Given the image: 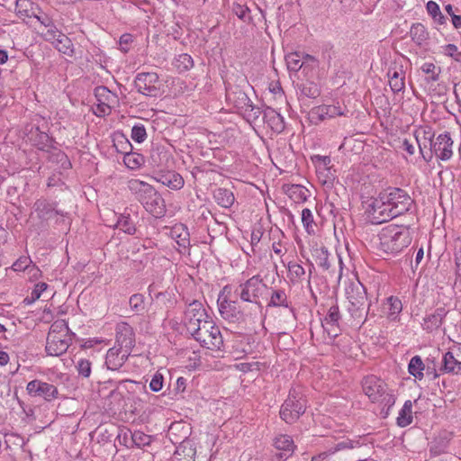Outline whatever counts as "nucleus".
Instances as JSON below:
<instances>
[{"instance_id":"29","label":"nucleus","mask_w":461,"mask_h":461,"mask_svg":"<svg viewBox=\"0 0 461 461\" xmlns=\"http://www.w3.org/2000/svg\"><path fill=\"white\" fill-rule=\"evenodd\" d=\"M213 199L218 205L223 208H230L235 201L233 193L223 187L216 188L213 191Z\"/></svg>"},{"instance_id":"56","label":"nucleus","mask_w":461,"mask_h":461,"mask_svg":"<svg viewBox=\"0 0 461 461\" xmlns=\"http://www.w3.org/2000/svg\"><path fill=\"white\" fill-rule=\"evenodd\" d=\"M132 440L139 447H144L150 443L149 436L140 431H136L132 434Z\"/></svg>"},{"instance_id":"3","label":"nucleus","mask_w":461,"mask_h":461,"mask_svg":"<svg viewBox=\"0 0 461 461\" xmlns=\"http://www.w3.org/2000/svg\"><path fill=\"white\" fill-rule=\"evenodd\" d=\"M415 141L418 143L420 152L426 161H429L431 158L433 153L436 155L437 158H440L441 160H447L453 155V140L450 137L449 132H444L442 134H439L435 140L429 138V151L426 153H424L423 148L421 144L419 142L417 137L415 138Z\"/></svg>"},{"instance_id":"52","label":"nucleus","mask_w":461,"mask_h":461,"mask_svg":"<svg viewBox=\"0 0 461 461\" xmlns=\"http://www.w3.org/2000/svg\"><path fill=\"white\" fill-rule=\"evenodd\" d=\"M147 137L146 129L143 125H134L131 129V139L141 143Z\"/></svg>"},{"instance_id":"35","label":"nucleus","mask_w":461,"mask_h":461,"mask_svg":"<svg viewBox=\"0 0 461 461\" xmlns=\"http://www.w3.org/2000/svg\"><path fill=\"white\" fill-rule=\"evenodd\" d=\"M397 425L404 428L410 425L412 421V402L408 400L404 402L397 417Z\"/></svg>"},{"instance_id":"13","label":"nucleus","mask_w":461,"mask_h":461,"mask_svg":"<svg viewBox=\"0 0 461 461\" xmlns=\"http://www.w3.org/2000/svg\"><path fill=\"white\" fill-rule=\"evenodd\" d=\"M26 390L31 396L42 397L48 402L57 399L59 395V391L55 385L37 379L29 382Z\"/></svg>"},{"instance_id":"14","label":"nucleus","mask_w":461,"mask_h":461,"mask_svg":"<svg viewBox=\"0 0 461 461\" xmlns=\"http://www.w3.org/2000/svg\"><path fill=\"white\" fill-rule=\"evenodd\" d=\"M342 115H346L342 107L324 104L312 108L309 113V120L312 124H319L326 119Z\"/></svg>"},{"instance_id":"9","label":"nucleus","mask_w":461,"mask_h":461,"mask_svg":"<svg viewBox=\"0 0 461 461\" xmlns=\"http://www.w3.org/2000/svg\"><path fill=\"white\" fill-rule=\"evenodd\" d=\"M363 391L372 402H377L382 397L386 400V403L393 405L394 398L392 394L386 393L387 384L375 375H369L364 378L362 382Z\"/></svg>"},{"instance_id":"53","label":"nucleus","mask_w":461,"mask_h":461,"mask_svg":"<svg viewBox=\"0 0 461 461\" xmlns=\"http://www.w3.org/2000/svg\"><path fill=\"white\" fill-rule=\"evenodd\" d=\"M32 263V259L29 257H20L12 266V268L14 271H24L29 270L31 267V264Z\"/></svg>"},{"instance_id":"42","label":"nucleus","mask_w":461,"mask_h":461,"mask_svg":"<svg viewBox=\"0 0 461 461\" xmlns=\"http://www.w3.org/2000/svg\"><path fill=\"white\" fill-rule=\"evenodd\" d=\"M116 228L128 234H134L136 228L129 215L121 214L116 221Z\"/></svg>"},{"instance_id":"16","label":"nucleus","mask_w":461,"mask_h":461,"mask_svg":"<svg viewBox=\"0 0 461 461\" xmlns=\"http://www.w3.org/2000/svg\"><path fill=\"white\" fill-rule=\"evenodd\" d=\"M72 341V336L48 335L46 351L50 356H60L65 353Z\"/></svg>"},{"instance_id":"51","label":"nucleus","mask_w":461,"mask_h":461,"mask_svg":"<svg viewBox=\"0 0 461 461\" xmlns=\"http://www.w3.org/2000/svg\"><path fill=\"white\" fill-rule=\"evenodd\" d=\"M387 303L389 305V314L391 316H395L402 312V304L401 300L397 297L390 296L387 298Z\"/></svg>"},{"instance_id":"60","label":"nucleus","mask_w":461,"mask_h":461,"mask_svg":"<svg viewBox=\"0 0 461 461\" xmlns=\"http://www.w3.org/2000/svg\"><path fill=\"white\" fill-rule=\"evenodd\" d=\"M32 3L29 0H17L16 1V12L20 17L22 16H30L28 14V10L26 9L28 5H31Z\"/></svg>"},{"instance_id":"54","label":"nucleus","mask_w":461,"mask_h":461,"mask_svg":"<svg viewBox=\"0 0 461 461\" xmlns=\"http://www.w3.org/2000/svg\"><path fill=\"white\" fill-rule=\"evenodd\" d=\"M436 69H437V67L433 63H425L421 67V70L425 74L430 75L429 80H431V81H438V76H439L440 69L438 68V72H436Z\"/></svg>"},{"instance_id":"46","label":"nucleus","mask_w":461,"mask_h":461,"mask_svg":"<svg viewBox=\"0 0 461 461\" xmlns=\"http://www.w3.org/2000/svg\"><path fill=\"white\" fill-rule=\"evenodd\" d=\"M194 65L193 59L188 54H181L176 59L175 67L179 72H184L191 68Z\"/></svg>"},{"instance_id":"57","label":"nucleus","mask_w":461,"mask_h":461,"mask_svg":"<svg viewBox=\"0 0 461 461\" xmlns=\"http://www.w3.org/2000/svg\"><path fill=\"white\" fill-rule=\"evenodd\" d=\"M39 140L37 145L40 146L41 149H50L52 146L53 140L45 132L41 131L38 134Z\"/></svg>"},{"instance_id":"27","label":"nucleus","mask_w":461,"mask_h":461,"mask_svg":"<svg viewBox=\"0 0 461 461\" xmlns=\"http://www.w3.org/2000/svg\"><path fill=\"white\" fill-rule=\"evenodd\" d=\"M48 159L50 163L58 166L59 168L63 170H68L71 168V162L65 152L57 148L52 147L50 149H48Z\"/></svg>"},{"instance_id":"61","label":"nucleus","mask_w":461,"mask_h":461,"mask_svg":"<svg viewBox=\"0 0 461 461\" xmlns=\"http://www.w3.org/2000/svg\"><path fill=\"white\" fill-rule=\"evenodd\" d=\"M232 11L240 20L246 21V18L249 17V9L247 6L235 5Z\"/></svg>"},{"instance_id":"40","label":"nucleus","mask_w":461,"mask_h":461,"mask_svg":"<svg viewBox=\"0 0 461 461\" xmlns=\"http://www.w3.org/2000/svg\"><path fill=\"white\" fill-rule=\"evenodd\" d=\"M123 162L127 167L136 169L144 163V157L136 152L125 151Z\"/></svg>"},{"instance_id":"28","label":"nucleus","mask_w":461,"mask_h":461,"mask_svg":"<svg viewBox=\"0 0 461 461\" xmlns=\"http://www.w3.org/2000/svg\"><path fill=\"white\" fill-rule=\"evenodd\" d=\"M440 371L447 374L461 375V361L457 360L452 352L444 354Z\"/></svg>"},{"instance_id":"10","label":"nucleus","mask_w":461,"mask_h":461,"mask_svg":"<svg viewBox=\"0 0 461 461\" xmlns=\"http://www.w3.org/2000/svg\"><path fill=\"white\" fill-rule=\"evenodd\" d=\"M209 317L203 307V304L194 300L191 303L185 312L184 323L189 333L199 330V327L203 325V321H209Z\"/></svg>"},{"instance_id":"31","label":"nucleus","mask_w":461,"mask_h":461,"mask_svg":"<svg viewBox=\"0 0 461 461\" xmlns=\"http://www.w3.org/2000/svg\"><path fill=\"white\" fill-rule=\"evenodd\" d=\"M290 302L284 289H273L267 307H285L289 308Z\"/></svg>"},{"instance_id":"62","label":"nucleus","mask_w":461,"mask_h":461,"mask_svg":"<svg viewBox=\"0 0 461 461\" xmlns=\"http://www.w3.org/2000/svg\"><path fill=\"white\" fill-rule=\"evenodd\" d=\"M133 41V39H132V36L131 34H128V33H125V34H122L120 38V47H121V50L123 51V52H128L129 50V45Z\"/></svg>"},{"instance_id":"48","label":"nucleus","mask_w":461,"mask_h":461,"mask_svg":"<svg viewBox=\"0 0 461 461\" xmlns=\"http://www.w3.org/2000/svg\"><path fill=\"white\" fill-rule=\"evenodd\" d=\"M301 93L309 98H316L320 95L321 90L315 83L310 82L303 85Z\"/></svg>"},{"instance_id":"2","label":"nucleus","mask_w":461,"mask_h":461,"mask_svg":"<svg viewBox=\"0 0 461 461\" xmlns=\"http://www.w3.org/2000/svg\"><path fill=\"white\" fill-rule=\"evenodd\" d=\"M346 293L350 315L358 322L364 321L370 306L366 287L360 282L352 283L348 286Z\"/></svg>"},{"instance_id":"19","label":"nucleus","mask_w":461,"mask_h":461,"mask_svg":"<svg viewBox=\"0 0 461 461\" xmlns=\"http://www.w3.org/2000/svg\"><path fill=\"white\" fill-rule=\"evenodd\" d=\"M341 318L339 306L332 305L322 323L323 329L327 331L330 338H336L339 335V321Z\"/></svg>"},{"instance_id":"38","label":"nucleus","mask_w":461,"mask_h":461,"mask_svg":"<svg viewBox=\"0 0 461 461\" xmlns=\"http://www.w3.org/2000/svg\"><path fill=\"white\" fill-rule=\"evenodd\" d=\"M312 255L318 266L325 270H328L330 267V263L329 260L330 254L325 247L315 249Z\"/></svg>"},{"instance_id":"23","label":"nucleus","mask_w":461,"mask_h":461,"mask_svg":"<svg viewBox=\"0 0 461 461\" xmlns=\"http://www.w3.org/2000/svg\"><path fill=\"white\" fill-rule=\"evenodd\" d=\"M155 180L173 190H179L184 186L185 181L180 174L175 171H167L159 173L155 177Z\"/></svg>"},{"instance_id":"47","label":"nucleus","mask_w":461,"mask_h":461,"mask_svg":"<svg viewBox=\"0 0 461 461\" xmlns=\"http://www.w3.org/2000/svg\"><path fill=\"white\" fill-rule=\"evenodd\" d=\"M34 17L41 23V24L45 28V31L42 32H49L50 31H56L58 28L55 25L52 18H50L48 14L44 13H40L39 14H34Z\"/></svg>"},{"instance_id":"33","label":"nucleus","mask_w":461,"mask_h":461,"mask_svg":"<svg viewBox=\"0 0 461 461\" xmlns=\"http://www.w3.org/2000/svg\"><path fill=\"white\" fill-rule=\"evenodd\" d=\"M285 193L295 203H303L307 200L309 190L301 185H292L287 186Z\"/></svg>"},{"instance_id":"59","label":"nucleus","mask_w":461,"mask_h":461,"mask_svg":"<svg viewBox=\"0 0 461 461\" xmlns=\"http://www.w3.org/2000/svg\"><path fill=\"white\" fill-rule=\"evenodd\" d=\"M48 288V285L46 283L41 282L35 285L34 289L32 290L31 294V300L28 301V303H32L36 300H38L41 294Z\"/></svg>"},{"instance_id":"32","label":"nucleus","mask_w":461,"mask_h":461,"mask_svg":"<svg viewBox=\"0 0 461 461\" xmlns=\"http://www.w3.org/2000/svg\"><path fill=\"white\" fill-rule=\"evenodd\" d=\"M171 235L179 247L186 249L190 246L189 232L184 225L175 226L171 230Z\"/></svg>"},{"instance_id":"44","label":"nucleus","mask_w":461,"mask_h":461,"mask_svg":"<svg viewBox=\"0 0 461 461\" xmlns=\"http://www.w3.org/2000/svg\"><path fill=\"white\" fill-rule=\"evenodd\" d=\"M363 444L360 442L359 439L345 438V439H342L335 444L332 452L347 450V449H354V448L360 447Z\"/></svg>"},{"instance_id":"50","label":"nucleus","mask_w":461,"mask_h":461,"mask_svg":"<svg viewBox=\"0 0 461 461\" xmlns=\"http://www.w3.org/2000/svg\"><path fill=\"white\" fill-rule=\"evenodd\" d=\"M129 303L132 311L141 312L144 310V296L140 294H132L130 297Z\"/></svg>"},{"instance_id":"21","label":"nucleus","mask_w":461,"mask_h":461,"mask_svg":"<svg viewBox=\"0 0 461 461\" xmlns=\"http://www.w3.org/2000/svg\"><path fill=\"white\" fill-rule=\"evenodd\" d=\"M33 209L38 218L43 221H48L57 215L64 216L63 212L58 211L53 203L42 199H39L34 203Z\"/></svg>"},{"instance_id":"6","label":"nucleus","mask_w":461,"mask_h":461,"mask_svg":"<svg viewBox=\"0 0 461 461\" xmlns=\"http://www.w3.org/2000/svg\"><path fill=\"white\" fill-rule=\"evenodd\" d=\"M305 409V399L303 396H299L295 391H290L287 399L281 407L280 417L286 423H294L304 413Z\"/></svg>"},{"instance_id":"36","label":"nucleus","mask_w":461,"mask_h":461,"mask_svg":"<svg viewBox=\"0 0 461 461\" xmlns=\"http://www.w3.org/2000/svg\"><path fill=\"white\" fill-rule=\"evenodd\" d=\"M424 369L425 365L421 357L420 356L412 357L408 366L409 373L415 378L421 380L424 376Z\"/></svg>"},{"instance_id":"11","label":"nucleus","mask_w":461,"mask_h":461,"mask_svg":"<svg viewBox=\"0 0 461 461\" xmlns=\"http://www.w3.org/2000/svg\"><path fill=\"white\" fill-rule=\"evenodd\" d=\"M158 83V76L154 72L139 73L134 80L138 92L150 97L159 95L160 88Z\"/></svg>"},{"instance_id":"24","label":"nucleus","mask_w":461,"mask_h":461,"mask_svg":"<svg viewBox=\"0 0 461 461\" xmlns=\"http://www.w3.org/2000/svg\"><path fill=\"white\" fill-rule=\"evenodd\" d=\"M274 446L276 449L284 451V453L276 456V461H282L284 458H286L287 455H290L294 448V441L288 435H279L276 437L274 439Z\"/></svg>"},{"instance_id":"37","label":"nucleus","mask_w":461,"mask_h":461,"mask_svg":"<svg viewBox=\"0 0 461 461\" xmlns=\"http://www.w3.org/2000/svg\"><path fill=\"white\" fill-rule=\"evenodd\" d=\"M388 77H389V84L391 86V89L393 92H400L404 88V76L403 73L401 71H397L396 69H393V71L390 69L388 71Z\"/></svg>"},{"instance_id":"15","label":"nucleus","mask_w":461,"mask_h":461,"mask_svg":"<svg viewBox=\"0 0 461 461\" xmlns=\"http://www.w3.org/2000/svg\"><path fill=\"white\" fill-rule=\"evenodd\" d=\"M134 336L133 329L128 323H120L116 328V347L131 354L135 346Z\"/></svg>"},{"instance_id":"41","label":"nucleus","mask_w":461,"mask_h":461,"mask_svg":"<svg viewBox=\"0 0 461 461\" xmlns=\"http://www.w3.org/2000/svg\"><path fill=\"white\" fill-rule=\"evenodd\" d=\"M48 335L72 336L68 323L64 320L54 321L49 330Z\"/></svg>"},{"instance_id":"55","label":"nucleus","mask_w":461,"mask_h":461,"mask_svg":"<svg viewBox=\"0 0 461 461\" xmlns=\"http://www.w3.org/2000/svg\"><path fill=\"white\" fill-rule=\"evenodd\" d=\"M78 374L84 377H88L91 374V363L87 359H81L77 366Z\"/></svg>"},{"instance_id":"1","label":"nucleus","mask_w":461,"mask_h":461,"mask_svg":"<svg viewBox=\"0 0 461 461\" xmlns=\"http://www.w3.org/2000/svg\"><path fill=\"white\" fill-rule=\"evenodd\" d=\"M379 240L384 252L396 254L410 245L411 237L407 226L390 224L382 230Z\"/></svg>"},{"instance_id":"43","label":"nucleus","mask_w":461,"mask_h":461,"mask_svg":"<svg viewBox=\"0 0 461 461\" xmlns=\"http://www.w3.org/2000/svg\"><path fill=\"white\" fill-rule=\"evenodd\" d=\"M302 56L298 52H292L285 56L287 68L290 71L297 72L303 67Z\"/></svg>"},{"instance_id":"18","label":"nucleus","mask_w":461,"mask_h":461,"mask_svg":"<svg viewBox=\"0 0 461 461\" xmlns=\"http://www.w3.org/2000/svg\"><path fill=\"white\" fill-rule=\"evenodd\" d=\"M226 98L238 109L248 111V105H251V100L248 95L238 86H227Z\"/></svg>"},{"instance_id":"22","label":"nucleus","mask_w":461,"mask_h":461,"mask_svg":"<svg viewBox=\"0 0 461 461\" xmlns=\"http://www.w3.org/2000/svg\"><path fill=\"white\" fill-rule=\"evenodd\" d=\"M128 189L135 196V198L141 203L155 188L140 179H131L127 183Z\"/></svg>"},{"instance_id":"17","label":"nucleus","mask_w":461,"mask_h":461,"mask_svg":"<svg viewBox=\"0 0 461 461\" xmlns=\"http://www.w3.org/2000/svg\"><path fill=\"white\" fill-rule=\"evenodd\" d=\"M141 204L147 212L156 218L163 217L167 211L165 200L156 189L142 201Z\"/></svg>"},{"instance_id":"7","label":"nucleus","mask_w":461,"mask_h":461,"mask_svg":"<svg viewBox=\"0 0 461 461\" xmlns=\"http://www.w3.org/2000/svg\"><path fill=\"white\" fill-rule=\"evenodd\" d=\"M382 198L391 204L393 213L396 217L408 212L413 203V200L406 191L396 187L388 188L382 192Z\"/></svg>"},{"instance_id":"45","label":"nucleus","mask_w":461,"mask_h":461,"mask_svg":"<svg viewBox=\"0 0 461 461\" xmlns=\"http://www.w3.org/2000/svg\"><path fill=\"white\" fill-rule=\"evenodd\" d=\"M287 267L293 283L298 282L305 275L304 268L298 263L289 262Z\"/></svg>"},{"instance_id":"58","label":"nucleus","mask_w":461,"mask_h":461,"mask_svg":"<svg viewBox=\"0 0 461 461\" xmlns=\"http://www.w3.org/2000/svg\"><path fill=\"white\" fill-rule=\"evenodd\" d=\"M163 382H164V378H163V375L159 373H156L150 383H149V388L153 391V392H158L162 389L163 387Z\"/></svg>"},{"instance_id":"4","label":"nucleus","mask_w":461,"mask_h":461,"mask_svg":"<svg viewBox=\"0 0 461 461\" xmlns=\"http://www.w3.org/2000/svg\"><path fill=\"white\" fill-rule=\"evenodd\" d=\"M195 340L199 341L203 347L209 349H220L223 345L222 337L218 327L212 321H203L199 330L190 333Z\"/></svg>"},{"instance_id":"64","label":"nucleus","mask_w":461,"mask_h":461,"mask_svg":"<svg viewBox=\"0 0 461 461\" xmlns=\"http://www.w3.org/2000/svg\"><path fill=\"white\" fill-rule=\"evenodd\" d=\"M401 149L406 151L409 155H413L415 152V147L413 143L407 139L402 140Z\"/></svg>"},{"instance_id":"8","label":"nucleus","mask_w":461,"mask_h":461,"mask_svg":"<svg viewBox=\"0 0 461 461\" xmlns=\"http://www.w3.org/2000/svg\"><path fill=\"white\" fill-rule=\"evenodd\" d=\"M366 213L373 224H381L396 217L393 213L391 204L382 198V193L379 194L378 197L371 199L367 204Z\"/></svg>"},{"instance_id":"26","label":"nucleus","mask_w":461,"mask_h":461,"mask_svg":"<svg viewBox=\"0 0 461 461\" xmlns=\"http://www.w3.org/2000/svg\"><path fill=\"white\" fill-rule=\"evenodd\" d=\"M264 121L276 132H281L285 129L284 117L276 110L267 107L263 112Z\"/></svg>"},{"instance_id":"30","label":"nucleus","mask_w":461,"mask_h":461,"mask_svg":"<svg viewBox=\"0 0 461 461\" xmlns=\"http://www.w3.org/2000/svg\"><path fill=\"white\" fill-rule=\"evenodd\" d=\"M234 303L230 302L226 299L220 302L218 300V305H219V312L221 315V317L225 320H228L231 322H235L239 321L240 319V312H236V307L233 304Z\"/></svg>"},{"instance_id":"5","label":"nucleus","mask_w":461,"mask_h":461,"mask_svg":"<svg viewBox=\"0 0 461 461\" xmlns=\"http://www.w3.org/2000/svg\"><path fill=\"white\" fill-rule=\"evenodd\" d=\"M267 289L260 276L256 275L240 284L235 290V294L243 301L258 304L259 298Z\"/></svg>"},{"instance_id":"39","label":"nucleus","mask_w":461,"mask_h":461,"mask_svg":"<svg viewBox=\"0 0 461 461\" xmlns=\"http://www.w3.org/2000/svg\"><path fill=\"white\" fill-rule=\"evenodd\" d=\"M426 9L435 23L438 24H445L447 23V17L443 15L436 2L429 1L426 5Z\"/></svg>"},{"instance_id":"34","label":"nucleus","mask_w":461,"mask_h":461,"mask_svg":"<svg viewBox=\"0 0 461 461\" xmlns=\"http://www.w3.org/2000/svg\"><path fill=\"white\" fill-rule=\"evenodd\" d=\"M410 36L412 41L419 46L422 45L429 40V32L425 26L421 23H414L411 27Z\"/></svg>"},{"instance_id":"25","label":"nucleus","mask_w":461,"mask_h":461,"mask_svg":"<svg viewBox=\"0 0 461 461\" xmlns=\"http://www.w3.org/2000/svg\"><path fill=\"white\" fill-rule=\"evenodd\" d=\"M446 315L447 311L445 310V308L440 307L436 309V311L433 313L427 315L423 319V329L429 332L438 330L441 326L443 319L445 318Z\"/></svg>"},{"instance_id":"63","label":"nucleus","mask_w":461,"mask_h":461,"mask_svg":"<svg viewBox=\"0 0 461 461\" xmlns=\"http://www.w3.org/2000/svg\"><path fill=\"white\" fill-rule=\"evenodd\" d=\"M245 112L248 113V116L252 120H257L262 113L260 108L256 107L252 103L251 105H248V111Z\"/></svg>"},{"instance_id":"49","label":"nucleus","mask_w":461,"mask_h":461,"mask_svg":"<svg viewBox=\"0 0 461 461\" xmlns=\"http://www.w3.org/2000/svg\"><path fill=\"white\" fill-rule=\"evenodd\" d=\"M302 222L309 234L314 231L313 215L310 209L305 208L302 211Z\"/></svg>"},{"instance_id":"12","label":"nucleus","mask_w":461,"mask_h":461,"mask_svg":"<svg viewBox=\"0 0 461 461\" xmlns=\"http://www.w3.org/2000/svg\"><path fill=\"white\" fill-rule=\"evenodd\" d=\"M41 37L50 42L55 49L60 53L72 57L74 55V49L71 40L59 29L50 31L49 32H41Z\"/></svg>"},{"instance_id":"20","label":"nucleus","mask_w":461,"mask_h":461,"mask_svg":"<svg viewBox=\"0 0 461 461\" xmlns=\"http://www.w3.org/2000/svg\"><path fill=\"white\" fill-rule=\"evenodd\" d=\"M130 355L131 354H127L125 351L114 346L106 353L105 365L109 370H119L128 359Z\"/></svg>"}]
</instances>
